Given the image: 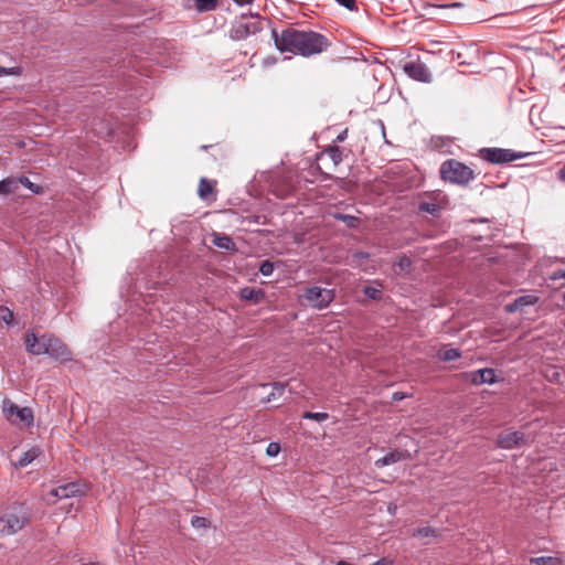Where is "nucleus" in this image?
Instances as JSON below:
<instances>
[{
  "label": "nucleus",
  "mask_w": 565,
  "mask_h": 565,
  "mask_svg": "<svg viewBox=\"0 0 565 565\" xmlns=\"http://www.w3.org/2000/svg\"><path fill=\"white\" fill-rule=\"evenodd\" d=\"M276 49L280 53H291L309 57L324 52L330 45L327 36L315 31L284 29L281 32L271 31Z\"/></svg>",
  "instance_id": "1"
},
{
  "label": "nucleus",
  "mask_w": 565,
  "mask_h": 565,
  "mask_svg": "<svg viewBox=\"0 0 565 565\" xmlns=\"http://www.w3.org/2000/svg\"><path fill=\"white\" fill-rule=\"evenodd\" d=\"M440 177L444 181L466 185L475 179L473 170L455 159L446 160L440 167Z\"/></svg>",
  "instance_id": "2"
},
{
  "label": "nucleus",
  "mask_w": 565,
  "mask_h": 565,
  "mask_svg": "<svg viewBox=\"0 0 565 565\" xmlns=\"http://www.w3.org/2000/svg\"><path fill=\"white\" fill-rule=\"evenodd\" d=\"M334 299V291L318 286L308 287L300 296V302L316 309L327 308Z\"/></svg>",
  "instance_id": "3"
},
{
  "label": "nucleus",
  "mask_w": 565,
  "mask_h": 565,
  "mask_svg": "<svg viewBox=\"0 0 565 565\" xmlns=\"http://www.w3.org/2000/svg\"><path fill=\"white\" fill-rule=\"evenodd\" d=\"M2 413L14 425L30 426L33 423V412L30 407H19L9 398L2 401Z\"/></svg>",
  "instance_id": "4"
},
{
  "label": "nucleus",
  "mask_w": 565,
  "mask_h": 565,
  "mask_svg": "<svg viewBox=\"0 0 565 565\" xmlns=\"http://www.w3.org/2000/svg\"><path fill=\"white\" fill-rule=\"evenodd\" d=\"M29 523V514L20 509L17 512L6 513L0 516V534L12 535L22 530Z\"/></svg>",
  "instance_id": "5"
},
{
  "label": "nucleus",
  "mask_w": 565,
  "mask_h": 565,
  "mask_svg": "<svg viewBox=\"0 0 565 565\" xmlns=\"http://www.w3.org/2000/svg\"><path fill=\"white\" fill-rule=\"evenodd\" d=\"M480 153L484 160L491 163H507L523 157L521 153L502 148H484Z\"/></svg>",
  "instance_id": "6"
},
{
  "label": "nucleus",
  "mask_w": 565,
  "mask_h": 565,
  "mask_svg": "<svg viewBox=\"0 0 565 565\" xmlns=\"http://www.w3.org/2000/svg\"><path fill=\"white\" fill-rule=\"evenodd\" d=\"M47 352L50 356L61 362H67L72 360V352L67 348L65 343H63L58 338L50 334L46 340Z\"/></svg>",
  "instance_id": "7"
},
{
  "label": "nucleus",
  "mask_w": 565,
  "mask_h": 565,
  "mask_svg": "<svg viewBox=\"0 0 565 565\" xmlns=\"http://www.w3.org/2000/svg\"><path fill=\"white\" fill-rule=\"evenodd\" d=\"M403 71L413 79L429 83L430 73L426 65L420 61L408 62L403 66Z\"/></svg>",
  "instance_id": "8"
},
{
  "label": "nucleus",
  "mask_w": 565,
  "mask_h": 565,
  "mask_svg": "<svg viewBox=\"0 0 565 565\" xmlns=\"http://www.w3.org/2000/svg\"><path fill=\"white\" fill-rule=\"evenodd\" d=\"M524 444H526V438L521 431L505 430L498 437V446L503 449H512Z\"/></svg>",
  "instance_id": "9"
},
{
  "label": "nucleus",
  "mask_w": 565,
  "mask_h": 565,
  "mask_svg": "<svg viewBox=\"0 0 565 565\" xmlns=\"http://www.w3.org/2000/svg\"><path fill=\"white\" fill-rule=\"evenodd\" d=\"M49 337L50 334H43L40 338H38L34 333L26 334L25 347L28 352L35 355L46 354V340L49 339Z\"/></svg>",
  "instance_id": "10"
},
{
  "label": "nucleus",
  "mask_w": 565,
  "mask_h": 565,
  "mask_svg": "<svg viewBox=\"0 0 565 565\" xmlns=\"http://www.w3.org/2000/svg\"><path fill=\"white\" fill-rule=\"evenodd\" d=\"M85 491L83 487L78 483H66L63 486H60L55 489H52L50 494L57 498V499H66L71 497L82 495Z\"/></svg>",
  "instance_id": "11"
},
{
  "label": "nucleus",
  "mask_w": 565,
  "mask_h": 565,
  "mask_svg": "<svg viewBox=\"0 0 565 565\" xmlns=\"http://www.w3.org/2000/svg\"><path fill=\"white\" fill-rule=\"evenodd\" d=\"M318 161L324 162L327 168H337L342 161V152L338 146H330L326 148L317 158Z\"/></svg>",
  "instance_id": "12"
},
{
  "label": "nucleus",
  "mask_w": 565,
  "mask_h": 565,
  "mask_svg": "<svg viewBox=\"0 0 565 565\" xmlns=\"http://www.w3.org/2000/svg\"><path fill=\"white\" fill-rule=\"evenodd\" d=\"M471 383L480 385L484 383L492 384L495 382V373L492 369H481L470 374Z\"/></svg>",
  "instance_id": "13"
},
{
  "label": "nucleus",
  "mask_w": 565,
  "mask_h": 565,
  "mask_svg": "<svg viewBox=\"0 0 565 565\" xmlns=\"http://www.w3.org/2000/svg\"><path fill=\"white\" fill-rule=\"evenodd\" d=\"M406 458H407L406 451L403 452L399 450H394V451L388 452L384 457L377 459L374 465L377 468H383L385 466L393 465V463L404 460Z\"/></svg>",
  "instance_id": "14"
},
{
  "label": "nucleus",
  "mask_w": 565,
  "mask_h": 565,
  "mask_svg": "<svg viewBox=\"0 0 565 565\" xmlns=\"http://www.w3.org/2000/svg\"><path fill=\"white\" fill-rule=\"evenodd\" d=\"M215 182L202 178L199 182L198 194L202 200L209 201L214 194Z\"/></svg>",
  "instance_id": "15"
},
{
  "label": "nucleus",
  "mask_w": 565,
  "mask_h": 565,
  "mask_svg": "<svg viewBox=\"0 0 565 565\" xmlns=\"http://www.w3.org/2000/svg\"><path fill=\"white\" fill-rule=\"evenodd\" d=\"M239 294L242 299L253 301L254 303H258L265 298V292L254 287H245L241 289Z\"/></svg>",
  "instance_id": "16"
},
{
  "label": "nucleus",
  "mask_w": 565,
  "mask_h": 565,
  "mask_svg": "<svg viewBox=\"0 0 565 565\" xmlns=\"http://www.w3.org/2000/svg\"><path fill=\"white\" fill-rule=\"evenodd\" d=\"M537 300H539V298L533 295L521 296L518 299H515L513 303L509 305L507 307V310L509 312H514L518 309L523 308L524 306H531V305L536 303Z\"/></svg>",
  "instance_id": "17"
},
{
  "label": "nucleus",
  "mask_w": 565,
  "mask_h": 565,
  "mask_svg": "<svg viewBox=\"0 0 565 565\" xmlns=\"http://www.w3.org/2000/svg\"><path fill=\"white\" fill-rule=\"evenodd\" d=\"M41 454L40 448L33 447L29 449L28 451L23 452L20 459L17 461L15 466L19 468L26 467L30 465L34 459H36Z\"/></svg>",
  "instance_id": "18"
},
{
  "label": "nucleus",
  "mask_w": 565,
  "mask_h": 565,
  "mask_svg": "<svg viewBox=\"0 0 565 565\" xmlns=\"http://www.w3.org/2000/svg\"><path fill=\"white\" fill-rule=\"evenodd\" d=\"M18 190V181L14 178H6L0 181V194L8 195Z\"/></svg>",
  "instance_id": "19"
},
{
  "label": "nucleus",
  "mask_w": 565,
  "mask_h": 565,
  "mask_svg": "<svg viewBox=\"0 0 565 565\" xmlns=\"http://www.w3.org/2000/svg\"><path fill=\"white\" fill-rule=\"evenodd\" d=\"M412 536L419 537V539L436 537V536H438V531H437V529L431 527V526H423V527H418V529L414 530L412 533Z\"/></svg>",
  "instance_id": "20"
},
{
  "label": "nucleus",
  "mask_w": 565,
  "mask_h": 565,
  "mask_svg": "<svg viewBox=\"0 0 565 565\" xmlns=\"http://www.w3.org/2000/svg\"><path fill=\"white\" fill-rule=\"evenodd\" d=\"M213 244L216 247L223 248L226 250H231L234 248V242L232 241V238L230 236H226V235L215 236L213 239Z\"/></svg>",
  "instance_id": "21"
},
{
  "label": "nucleus",
  "mask_w": 565,
  "mask_h": 565,
  "mask_svg": "<svg viewBox=\"0 0 565 565\" xmlns=\"http://www.w3.org/2000/svg\"><path fill=\"white\" fill-rule=\"evenodd\" d=\"M194 6L201 12L212 11L216 8L217 0H194Z\"/></svg>",
  "instance_id": "22"
},
{
  "label": "nucleus",
  "mask_w": 565,
  "mask_h": 565,
  "mask_svg": "<svg viewBox=\"0 0 565 565\" xmlns=\"http://www.w3.org/2000/svg\"><path fill=\"white\" fill-rule=\"evenodd\" d=\"M530 562L535 565H558L561 563L559 558L553 556L532 557Z\"/></svg>",
  "instance_id": "23"
},
{
  "label": "nucleus",
  "mask_w": 565,
  "mask_h": 565,
  "mask_svg": "<svg viewBox=\"0 0 565 565\" xmlns=\"http://www.w3.org/2000/svg\"><path fill=\"white\" fill-rule=\"evenodd\" d=\"M334 217L342 221L348 227H356L360 223L358 217L348 214H337Z\"/></svg>",
  "instance_id": "24"
},
{
  "label": "nucleus",
  "mask_w": 565,
  "mask_h": 565,
  "mask_svg": "<svg viewBox=\"0 0 565 565\" xmlns=\"http://www.w3.org/2000/svg\"><path fill=\"white\" fill-rule=\"evenodd\" d=\"M285 388H286V384H284V383H274L273 384V391L268 395L267 402H270V401L276 399L277 397H280L284 394Z\"/></svg>",
  "instance_id": "25"
},
{
  "label": "nucleus",
  "mask_w": 565,
  "mask_h": 565,
  "mask_svg": "<svg viewBox=\"0 0 565 565\" xmlns=\"http://www.w3.org/2000/svg\"><path fill=\"white\" fill-rule=\"evenodd\" d=\"M460 356V353L457 349H446L439 352V358L443 361H454Z\"/></svg>",
  "instance_id": "26"
},
{
  "label": "nucleus",
  "mask_w": 565,
  "mask_h": 565,
  "mask_svg": "<svg viewBox=\"0 0 565 565\" xmlns=\"http://www.w3.org/2000/svg\"><path fill=\"white\" fill-rule=\"evenodd\" d=\"M396 266L397 273H408L412 266V260L407 256H402Z\"/></svg>",
  "instance_id": "27"
},
{
  "label": "nucleus",
  "mask_w": 565,
  "mask_h": 565,
  "mask_svg": "<svg viewBox=\"0 0 565 565\" xmlns=\"http://www.w3.org/2000/svg\"><path fill=\"white\" fill-rule=\"evenodd\" d=\"M302 417L305 419H312L317 420L319 423L324 422L329 418V415L327 413H312V412H305Z\"/></svg>",
  "instance_id": "28"
},
{
  "label": "nucleus",
  "mask_w": 565,
  "mask_h": 565,
  "mask_svg": "<svg viewBox=\"0 0 565 565\" xmlns=\"http://www.w3.org/2000/svg\"><path fill=\"white\" fill-rule=\"evenodd\" d=\"M191 524L195 529H206L210 525V521L202 516H193Z\"/></svg>",
  "instance_id": "29"
},
{
  "label": "nucleus",
  "mask_w": 565,
  "mask_h": 565,
  "mask_svg": "<svg viewBox=\"0 0 565 565\" xmlns=\"http://www.w3.org/2000/svg\"><path fill=\"white\" fill-rule=\"evenodd\" d=\"M419 210L436 215L439 212V206L434 203L424 202L419 205Z\"/></svg>",
  "instance_id": "30"
},
{
  "label": "nucleus",
  "mask_w": 565,
  "mask_h": 565,
  "mask_svg": "<svg viewBox=\"0 0 565 565\" xmlns=\"http://www.w3.org/2000/svg\"><path fill=\"white\" fill-rule=\"evenodd\" d=\"M0 319L9 324L13 320V312L7 307H0Z\"/></svg>",
  "instance_id": "31"
},
{
  "label": "nucleus",
  "mask_w": 565,
  "mask_h": 565,
  "mask_svg": "<svg viewBox=\"0 0 565 565\" xmlns=\"http://www.w3.org/2000/svg\"><path fill=\"white\" fill-rule=\"evenodd\" d=\"M21 74V68L15 66V67H2L0 66V77L2 76H9V75H20Z\"/></svg>",
  "instance_id": "32"
},
{
  "label": "nucleus",
  "mask_w": 565,
  "mask_h": 565,
  "mask_svg": "<svg viewBox=\"0 0 565 565\" xmlns=\"http://www.w3.org/2000/svg\"><path fill=\"white\" fill-rule=\"evenodd\" d=\"M259 271L262 275L264 276H269L273 274L274 271V265L273 263L268 262V260H265L262 263L260 267H259Z\"/></svg>",
  "instance_id": "33"
},
{
  "label": "nucleus",
  "mask_w": 565,
  "mask_h": 565,
  "mask_svg": "<svg viewBox=\"0 0 565 565\" xmlns=\"http://www.w3.org/2000/svg\"><path fill=\"white\" fill-rule=\"evenodd\" d=\"M17 181L18 184L21 183L32 192L39 193L38 186L34 183H32L26 177H21L17 179Z\"/></svg>",
  "instance_id": "34"
},
{
  "label": "nucleus",
  "mask_w": 565,
  "mask_h": 565,
  "mask_svg": "<svg viewBox=\"0 0 565 565\" xmlns=\"http://www.w3.org/2000/svg\"><path fill=\"white\" fill-rule=\"evenodd\" d=\"M279 451H280V445L278 443H269L266 448V454L269 457L277 456L279 454Z\"/></svg>",
  "instance_id": "35"
},
{
  "label": "nucleus",
  "mask_w": 565,
  "mask_h": 565,
  "mask_svg": "<svg viewBox=\"0 0 565 565\" xmlns=\"http://www.w3.org/2000/svg\"><path fill=\"white\" fill-rule=\"evenodd\" d=\"M340 6L347 8L350 11H356V1L355 0H334Z\"/></svg>",
  "instance_id": "36"
},
{
  "label": "nucleus",
  "mask_w": 565,
  "mask_h": 565,
  "mask_svg": "<svg viewBox=\"0 0 565 565\" xmlns=\"http://www.w3.org/2000/svg\"><path fill=\"white\" fill-rule=\"evenodd\" d=\"M550 280L552 281H555V280H558V279H563L564 282L561 284L559 287H564L565 286V270L563 269H558L556 271H554L550 277H548Z\"/></svg>",
  "instance_id": "37"
},
{
  "label": "nucleus",
  "mask_w": 565,
  "mask_h": 565,
  "mask_svg": "<svg viewBox=\"0 0 565 565\" xmlns=\"http://www.w3.org/2000/svg\"><path fill=\"white\" fill-rule=\"evenodd\" d=\"M364 294L371 299H377L381 295V291L373 287H366L364 289Z\"/></svg>",
  "instance_id": "38"
},
{
  "label": "nucleus",
  "mask_w": 565,
  "mask_h": 565,
  "mask_svg": "<svg viewBox=\"0 0 565 565\" xmlns=\"http://www.w3.org/2000/svg\"><path fill=\"white\" fill-rule=\"evenodd\" d=\"M370 565H393V561L388 557H382Z\"/></svg>",
  "instance_id": "39"
},
{
  "label": "nucleus",
  "mask_w": 565,
  "mask_h": 565,
  "mask_svg": "<svg viewBox=\"0 0 565 565\" xmlns=\"http://www.w3.org/2000/svg\"><path fill=\"white\" fill-rule=\"evenodd\" d=\"M559 375H561V374H559V372H558L557 370L553 369V370H552V374H551V375H546V376H547V379H548L550 381H556V382H557V381H558Z\"/></svg>",
  "instance_id": "40"
},
{
  "label": "nucleus",
  "mask_w": 565,
  "mask_h": 565,
  "mask_svg": "<svg viewBox=\"0 0 565 565\" xmlns=\"http://www.w3.org/2000/svg\"><path fill=\"white\" fill-rule=\"evenodd\" d=\"M238 6H246L254 2V0H233Z\"/></svg>",
  "instance_id": "41"
},
{
  "label": "nucleus",
  "mask_w": 565,
  "mask_h": 565,
  "mask_svg": "<svg viewBox=\"0 0 565 565\" xmlns=\"http://www.w3.org/2000/svg\"><path fill=\"white\" fill-rule=\"evenodd\" d=\"M557 177L561 181L565 182V166L557 172Z\"/></svg>",
  "instance_id": "42"
},
{
  "label": "nucleus",
  "mask_w": 565,
  "mask_h": 565,
  "mask_svg": "<svg viewBox=\"0 0 565 565\" xmlns=\"http://www.w3.org/2000/svg\"><path fill=\"white\" fill-rule=\"evenodd\" d=\"M403 398H405V395L403 393L396 392L393 394L394 401H402Z\"/></svg>",
  "instance_id": "43"
},
{
  "label": "nucleus",
  "mask_w": 565,
  "mask_h": 565,
  "mask_svg": "<svg viewBox=\"0 0 565 565\" xmlns=\"http://www.w3.org/2000/svg\"><path fill=\"white\" fill-rule=\"evenodd\" d=\"M82 565H103V564H100V563H98V562H95V563H84V564H82Z\"/></svg>",
  "instance_id": "44"
},
{
  "label": "nucleus",
  "mask_w": 565,
  "mask_h": 565,
  "mask_svg": "<svg viewBox=\"0 0 565 565\" xmlns=\"http://www.w3.org/2000/svg\"><path fill=\"white\" fill-rule=\"evenodd\" d=\"M448 7H461V3L456 2V3L449 4Z\"/></svg>",
  "instance_id": "45"
},
{
  "label": "nucleus",
  "mask_w": 565,
  "mask_h": 565,
  "mask_svg": "<svg viewBox=\"0 0 565 565\" xmlns=\"http://www.w3.org/2000/svg\"><path fill=\"white\" fill-rule=\"evenodd\" d=\"M337 139L342 141L344 139V136L343 135H339Z\"/></svg>",
  "instance_id": "46"
},
{
  "label": "nucleus",
  "mask_w": 565,
  "mask_h": 565,
  "mask_svg": "<svg viewBox=\"0 0 565 565\" xmlns=\"http://www.w3.org/2000/svg\"><path fill=\"white\" fill-rule=\"evenodd\" d=\"M394 510H396V507L388 508L390 513H393Z\"/></svg>",
  "instance_id": "47"
},
{
  "label": "nucleus",
  "mask_w": 565,
  "mask_h": 565,
  "mask_svg": "<svg viewBox=\"0 0 565 565\" xmlns=\"http://www.w3.org/2000/svg\"><path fill=\"white\" fill-rule=\"evenodd\" d=\"M394 510H396V507L388 508L390 513H393Z\"/></svg>",
  "instance_id": "48"
},
{
  "label": "nucleus",
  "mask_w": 565,
  "mask_h": 565,
  "mask_svg": "<svg viewBox=\"0 0 565 565\" xmlns=\"http://www.w3.org/2000/svg\"><path fill=\"white\" fill-rule=\"evenodd\" d=\"M394 510H396V507L388 508L390 513H393Z\"/></svg>",
  "instance_id": "49"
},
{
  "label": "nucleus",
  "mask_w": 565,
  "mask_h": 565,
  "mask_svg": "<svg viewBox=\"0 0 565 565\" xmlns=\"http://www.w3.org/2000/svg\"><path fill=\"white\" fill-rule=\"evenodd\" d=\"M394 510H396V507L388 508L390 513H393Z\"/></svg>",
  "instance_id": "50"
}]
</instances>
